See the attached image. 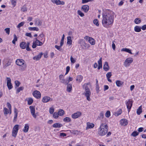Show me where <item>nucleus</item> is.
<instances>
[{
	"mask_svg": "<svg viewBox=\"0 0 146 146\" xmlns=\"http://www.w3.org/2000/svg\"><path fill=\"white\" fill-rule=\"evenodd\" d=\"M103 19L102 23L103 26L112 24L114 21L113 12L109 10L106 11L102 14Z\"/></svg>",
	"mask_w": 146,
	"mask_h": 146,
	"instance_id": "obj_1",
	"label": "nucleus"
},
{
	"mask_svg": "<svg viewBox=\"0 0 146 146\" xmlns=\"http://www.w3.org/2000/svg\"><path fill=\"white\" fill-rule=\"evenodd\" d=\"M16 64L18 66H21V69L24 70L26 67V64H25V62L22 59H17L16 61Z\"/></svg>",
	"mask_w": 146,
	"mask_h": 146,
	"instance_id": "obj_2",
	"label": "nucleus"
},
{
	"mask_svg": "<svg viewBox=\"0 0 146 146\" xmlns=\"http://www.w3.org/2000/svg\"><path fill=\"white\" fill-rule=\"evenodd\" d=\"M30 45L29 42H28L27 44L25 42H22L20 44V46L21 48L24 49L26 48V50L27 51H30L31 49L29 47Z\"/></svg>",
	"mask_w": 146,
	"mask_h": 146,
	"instance_id": "obj_3",
	"label": "nucleus"
},
{
	"mask_svg": "<svg viewBox=\"0 0 146 146\" xmlns=\"http://www.w3.org/2000/svg\"><path fill=\"white\" fill-rule=\"evenodd\" d=\"M85 95L86 97V99L90 101L91 100L90 96L91 94L90 90L88 86H86L85 88Z\"/></svg>",
	"mask_w": 146,
	"mask_h": 146,
	"instance_id": "obj_4",
	"label": "nucleus"
},
{
	"mask_svg": "<svg viewBox=\"0 0 146 146\" xmlns=\"http://www.w3.org/2000/svg\"><path fill=\"white\" fill-rule=\"evenodd\" d=\"M105 130L101 129V127H99L98 129L99 134L101 136L105 135L108 132V128L107 126L106 125Z\"/></svg>",
	"mask_w": 146,
	"mask_h": 146,
	"instance_id": "obj_5",
	"label": "nucleus"
},
{
	"mask_svg": "<svg viewBox=\"0 0 146 146\" xmlns=\"http://www.w3.org/2000/svg\"><path fill=\"white\" fill-rule=\"evenodd\" d=\"M133 102L130 99H129L125 103L128 112H129L130 111L133 105Z\"/></svg>",
	"mask_w": 146,
	"mask_h": 146,
	"instance_id": "obj_6",
	"label": "nucleus"
},
{
	"mask_svg": "<svg viewBox=\"0 0 146 146\" xmlns=\"http://www.w3.org/2000/svg\"><path fill=\"white\" fill-rule=\"evenodd\" d=\"M80 44L82 46H84L85 48H88L90 47L89 44L86 43L83 39L80 40Z\"/></svg>",
	"mask_w": 146,
	"mask_h": 146,
	"instance_id": "obj_7",
	"label": "nucleus"
},
{
	"mask_svg": "<svg viewBox=\"0 0 146 146\" xmlns=\"http://www.w3.org/2000/svg\"><path fill=\"white\" fill-rule=\"evenodd\" d=\"M33 95L34 97L38 99L40 98L41 96L40 92L37 90L34 91L33 93Z\"/></svg>",
	"mask_w": 146,
	"mask_h": 146,
	"instance_id": "obj_8",
	"label": "nucleus"
},
{
	"mask_svg": "<svg viewBox=\"0 0 146 146\" xmlns=\"http://www.w3.org/2000/svg\"><path fill=\"white\" fill-rule=\"evenodd\" d=\"M133 60L131 58H128L125 61L124 63L126 66H129L133 61Z\"/></svg>",
	"mask_w": 146,
	"mask_h": 146,
	"instance_id": "obj_9",
	"label": "nucleus"
},
{
	"mask_svg": "<svg viewBox=\"0 0 146 146\" xmlns=\"http://www.w3.org/2000/svg\"><path fill=\"white\" fill-rule=\"evenodd\" d=\"M29 108L30 109L32 115L34 118H36V115L35 114V110L34 107L33 106H30L29 107Z\"/></svg>",
	"mask_w": 146,
	"mask_h": 146,
	"instance_id": "obj_10",
	"label": "nucleus"
},
{
	"mask_svg": "<svg viewBox=\"0 0 146 146\" xmlns=\"http://www.w3.org/2000/svg\"><path fill=\"white\" fill-rule=\"evenodd\" d=\"M35 24L36 26H40L42 23V21L40 20L38 18H36L35 20Z\"/></svg>",
	"mask_w": 146,
	"mask_h": 146,
	"instance_id": "obj_11",
	"label": "nucleus"
},
{
	"mask_svg": "<svg viewBox=\"0 0 146 146\" xmlns=\"http://www.w3.org/2000/svg\"><path fill=\"white\" fill-rule=\"evenodd\" d=\"M82 114L80 112L78 111L72 115V117L73 119H76L80 117Z\"/></svg>",
	"mask_w": 146,
	"mask_h": 146,
	"instance_id": "obj_12",
	"label": "nucleus"
},
{
	"mask_svg": "<svg viewBox=\"0 0 146 146\" xmlns=\"http://www.w3.org/2000/svg\"><path fill=\"white\" fill-rule=\"evenodd\" d=\"M103 69L106 71H108L110 69L108 64L107 62H105L103 66Z\"/></svg>",
	"mask_w": 146,
	"mask_h": 146,
	"instance_id": "obj_13",
	"label": "nucleus"
},
{
	"mask_svg": "<svg viewBox=\"0 0 146 146\" xmlns=\"http://www.w3.org/2000/svg\"><path fill=\"white\" fill-rule=\"evenodd\" d=\"M127 120L125 119H122L121 120V125L123 126L126 125L128 124Z\"/></svg>",
	"mask_w": 146,
	"mask_h": 146,
	"instance_id": "obj_14",
	"label": "nucleus"
},
{
	"mask_svg": "<svg viewBox=\"0 0 146 146\" xmlns=\"http://www.w3.org/2000/svg\"><path fill=\"white\" fill-rule=\"evenodd\" d=\"M43 54V53L42 52H41L37 55L34 56L33 58V59L37 60H38L41 58Z\"/></svg>",
	"mask_w": 146,
	"mask_h": 146,
	"instance_id": "obj_15",
	"label": "nucleus"
},
{
	"mask_svg": "<svg viewBox=\"0 0 146 146\" xmlns=\"http://www.w3.org/2000/svg\"><path fill=\"white\" fill-rule=\"evenodd\" d=\"M89 7L87 5H84L82 7V10L85 12H87L89 10Z\"/></svg>",
	"mask_w": 146,
	"mask_h": 146,
	"instance_id": "obj_16",
	"label": "nucleus"
},
{
	"mask_svg": "<svg viewBox=\"0 0 146 146\" xmlns=\"http://www.w3.org/2000/svg\"><path fill=\"white\" fill-rule=\"evenodd\" d=\"M63 44H62L61 45V43L60 42V46H58L57 45H55V48H56L59 51L62 52L63 51V49L61 48V47L63 46Z\"/></svg>",
	"mask_w": 146,
	"mask_h": 146,
	"instance_id": "obj_17",
	"label": "nucleus"
},
{
	"mask_svg": "<svg viewBox=\"0 0 146 146\" xmlns=\"http://www.w3.org/2000/svg\"><path fill=\"white\" fill-rule=\"evenodd\" d=\"M50 100V98L48 96L44 97L42 100V101L44 103H46L48 102Z\"/></svg>",
	"mask_w": 146,
	"mask_h": 146,
	"instance_id": "obj_18",
	"label": "nucleus"
},
{
	"mask_svg": "<svg viewBox=\"0 0 146 146\" xmlns=\"http://www.w3.org/2000/svg\"><path fill=\"white\" fill-rule=\"evenodd\" d=\"M67 91L68 92H70L72 90V84H67Z\"/></svg>",
	"mask_w": 146,
	"mask_h": 146,
	"instance_id": "obj_19",
	"label": "nucleus"
},
{
	"mask_svg": "<svg viewBox=\"0 0 146 146\" xmlns=\"http://www.w3.org/2000/svg\"><path fill=\"white\" fill-rule=\"evenodd\" d=\"M121 51H125L126 52H128V53L133 54V53H132L131 51V50L127 48H123L121 49Z\"/></svg>",
	"mask_w": 146,
	"mask_h": 146,
	"instance_id": "obj_20",
	"label": "nucleus"
},
{
	"mask_svg": "<svg viewBox=\"0 0 146 146\" xmlns=\"http://www.w3.org/2000/svg\"><path fill=\"white\" fill-rule=\"evenodd\" d=\"M67 44L69 45H71L72 44V41L71 37L70 36H68L67 38Z\"/></svg>",
	"mask_w": 146,
	"mask_h": 146,
	"instance_id": "obj_21",
	"label": "nucleus"
},
{
	"mask_svg": "<svg viewBox=\"0 0 146 146\" xmlns=\"http://www.w3.org/2000/svg\"><path fill=\"white\" fill-rule=\"evenodd\" d=\"M141 27L136 26L134 27V31L136 32H139L141 31Z\"/></svg>",
	"mask_w": 146,
	"mask_h": 146,
	"instance_id": "obj_22",
	"label": "nucleus"
},
{
	"mask_svg": "<svg viewBox=\"0 0 146 146\" xmlns=\"http://www.w3.org/2000/svg\"><path fill=\"white\" fill-rule=\"evenodd\" d=\"M142 112V106H141L137 110V113L138 115H140Z\"/></svg>",
	"mask_w": 146,
	"mask_h": 146,
	"instance_id": "obj_23",
	"label": "nucleus"
},
{
	"mask_svg": "<svg viewBox=\"0 0 146 146\" xmlns=\"http://www.w3.org/2000/svg\"><path fill=\"white\" fill-rule=\"evenodd\" d=\"M94 126V124L92 123L89 122L87 123V127L89 129H91L93 128Z\"/></svg>",
	"mask_w": 146,
	"mask_h": 146,
	"instance_id": "obj_24",
	"label": "nucleus"
},
{
	"mask_svg": "<svg viewBox=\"0 0 146 146\" xmlns=\"http://www.w3.org/2000/svg\"><path fill=\"white\" fill-rule=\"evenodd\" d=\"M88 41L92 45H94L95 43V40L92 38H91L88 40Z\"/></svg>",
	"mask_w": 146,
	"mask_h": 146,
	"instance_id": "obj_25",
	"label": "nucleus"
},
{
	"mask_svg": "<svg viewBox=\"0 0 146 146\" xmlns=\"http://www.w3.org/2000/svg\"><path fill=\"white\" fill-rule=\"evenodd\" d=\"M83 77L81 75H78L77 76V78L76 79V80L78 81L79 82H80L82 81Z\"/></svg>",
	"mask_w": 146,
	"mask_h": 146,
	"instance_id": "obj_26",
	"label": "nucleus"
},
{
	"mask_svg": "<svg viewBox=\"0 0 146 146\" xmlns=\"http://www.w3.org/2000/svg\"><path fill=\"white\" fill-rule=\"evenodd\" d=\"M29 126L27 124H25L23 131L25 133L27 132L29 130Z\"/></svg>",
	"mask_w": 146,
	"mask_h": 146,
	"instance_id": "obj_27",
	"label": "nucleus"
},
{
	"mask_svg": "<svg viewBox=\"0 0 146 146\" xmlns=\"http://www.w3.org/2000/svg\"><path fill=\"white\" fill-rule=\"evenodd\" d=\"M141 21V19L140 18H136L134 20V22L136 24H139L140 23Z\"/></svg>",
	"mask_w": 146,
	"mask_h": 146,
	"instance_id": "obj_28",
	"label": "nucleus"
},
{
	"mask_svg": "<svg viewBox=\"0 0 146 146\" xmlns=\"http://www.w3.org/2000/svg\"><path fill=\"white\" fill-rule=\"evenodd\" d=\"M123 83L120 80H117L116 82V85L118 87L121 86Z\"/></svg>",
	"mask_w": 146,
	"mask_h": 146,
	"instance_id": "obj_29",
	"label": "nucleus"
},
{
	"mask_svg": "<svg viewBox=\"0 0 146 146\" xmlns=\"http://www.w3.org/2000/svg\"><path fill=\"white\" fill-rule=\"evenodd\" d=\"M71 121V119L68 117H66L63 119V121L64 122H69Z\"/></svg>",
	"mask_w": 146,
	"mask_h": 146,
	"instance_id": "obj_30",
	"label": "nucleus"
},
{
	"mask_svg": "<svg viewBox=\"0 0 146 146\" xmlns=\"http://www.w3.org/2000/svg\"><path fill=\"white\" fill-rule=\"evenodd\" d=\"M55 4L57 5H63L64 4V1H55Z\"/></svg>",
	"mask_w": 146,
	"mask_h": 146,
	"instance_id": "obj_31",
	"label": "nucleus"
},
{
	"mask_svg": "<svg viewBox=\"0 0 146 146\" xmlns=\"http://www.w3.org/2000/svg\"><path fill=\"white\" fill-rule=\"evenodd\" d=\"M28 29L30 31H38L39 30V29L37 27H29Z\"/></svg>",
	"mask_w": 146,
	"mask_h": 146,
	"instance_id": "obj_32",
	"label": "nucleus"
},
{
	"mask_svg": "<svg viewBox=\"0 0 146 146\" xmlns=\"http://www.w3.org/2000/svg\"><path fill=\"white\" fill-rule=\"evenodd\" d=\"M57 113L60 116H62L64 114V111L62 109H60Z\"/></svg>",
	"mask_w": 146,
	"mask_h": 146,
	"instance_id": "obj_33",
	"label": "nucleus"
},
{
	"mask_svg": "<svg viewBox=\"0 0 146 146\" xmlns=\"http://www.w3.org/2000/svg\"><path fill=\"white\" fill-rule=\"evenodd\" d=\"M106 125L107 126V127L108 128H107L108 129V126L107 124H105L104 123H102L100 127H101V129H103L104 130H105L106 129L105 128H106V127H105L106 126Z\"/></svg>",
	"mask_w": 146,
	"mask_h": 146,
	"instance_id": "obj_34",
	"label": "nucleus"
},
{
	"mask_svg": "<svg viewBox=\"0 0 146 146\" xmlns=\"http://www.w3.org/2000/svg\"><path fill=\"white\" fill-rule=\"evenodd\" d=\"M104 117V113L103 111L101 112L99 116H98V117L99 119L100 120L102 119Z\"/></svg>",
	"mask_w": 146,
	"mask_h": 146,
	"instance_id": "obj_35",
	"label": "nucleus"
},
{
	"mask_svg": "<svg viewBox=\"0 0 146 146\" xmlns=\"http://www.w3.org/2000/svg\"><path fill=\"white\" fill-rule=\"evenodd\" d=\"M28 104L29 105H31L33 102V99L31 98H28Z\"/></svg>",
	"mask_w": 146,
	"mask_h": 146,
	"instance_id": "obj_36",
	"label": "nucleus"
},
{
	"mask_svg": "<svg viewBox=\"0 0 146 146\" xmlns=\"http://www.w3.org/2000/svg\"><path fill=\"white\" fill-rule=\"evenodd\" d=\"M139 134V132H137L136 131H134L131 134V135L133 137H136V136L138 135Z\"/></svg>",
	"mask_w": 146,
	"mask_h": 146,
	"instance_id": "obj_37",
	"label": "nucleus"
},
{
	"mask_svg": "<svg viewBox=\"0 0 146 146\" xmlns=\"http://www.w3.org/2000/svg\"><path fill=\"white\" fill-rule=\"evenodd\" d=\"M19 125H15L13 127V130L18 131Z\"/></svg>",
	"mask_w": 146,
	"mask_h": 146,
	"instance_id": "obj_38",
	"label": "nucleus"
},
{
	"mask_svg": "<svg viewBox=\"0 0 146 146\" xmlns=\"http://www.w3.org/2000/svg\"><path fill=\"white\" fill-rule=\"evenodd\" d=\"M95 25L97 26H99V23L98 20L97 19H95L93 21Z\"/></svg>",
	"mask_w": 146,
	"mask_h": 146,
	"instance_id": "obj_39",
	"label": "nucleus"
},
{
	"mask_svg": "<svg viewBox=\"0 0 146 146\" xmlns=\"http://www.w3.org/2000/svg\"><path fill=\"white\" fill-rule=\"evenodd\" d=\"M122 110L121 109H119L118 111L115 114V116H118L119 115H120L122 113Z\"/></svg>",
	"mask_w": 146,
	"mask_h": 146,
	"instance_id": "obj_40",
	"label": "nucleus"
},
{
	"mask_svg": "<svg viewBox=\"0 0 146 146\" xmlns=\"http://www.w3.org/2000/svg\"><path fill=\"white\" fill-rule=\"evenodd\" d=\"M60 80L61 82L62 83L65 85H67L68 84L67 80L63 79H61Z\"/></svg>",
	"mask_w": 146,
	"mask_h": 146,
	"instance_id": "obj_41",
	"label": "nucleus"
},
{
	"mask_svg": "<svg viewBox=\"0 0 146 146\" xmlns=\"http://www.w3.org/2000/svg\"><path fill=\"white\" fill-rule=\"evenodd\" d=\"M23 89L24 87L23 86H21L18 88L17 90L16 93H19L21 91L23 90Z\"/></svg>",
	"mask_w": 146,
	"mask_h": 146,
	"instance_id": "obj_42",
	"label": "nucleus"
},
{
	"mask_svg": "<svg viewBox=\"0 0 146 146\" xmlns=\"http://www.w3.org/2000/svg\"><path fill=\"white\" fill-rule=\"evenodd\" d=\"M21 10L23 12H26L27 11V9L25 5H24L21 9Z\"/></svg>",
	"mask_w": 146,
	"mask_h": 146,
	"instance_id": "obj_43",
	"label": "nucleus"
},
{
	"mask_svg": "<svg viewBox=\"0 0 146 146\" xmlns=\"http://www.w3.org/2000/svg\"><path fill=\"white\" fill-rule=\"evenodd\" d=\"M17 133V131L13 130L12 136L14 137H16Z\"/></svg>",
	"mask_w": 146,
	"mask_h": 146,
	"instance_id": "obj_44",
	"label": "nucleus"
},
{
	"mask_svg": "<svg viewBox=\"0 0 146 146\" xmlns=\"http://www.w3.org/2000/svg\"><path fill=\"white\" fill-rule=\"evenodd\" d=\"M78 13L81 17H83L84 15V14L80 10L78 11Z\"/></svg>",
	"mask_w": 146,
	"mask_h": 146,
	"instance_id": "obj_45",
	"label": "nucleus"
},
{
	"mask_svg": "<svg viewBox=\"0 0 146 146\" xmlns=\"http://www.w3.org/2000/svg\"><path fill=\"white\" fill-rule=\"evenodd\" d=\"M25 24L24 22H22L20 23L17 26L18 28H20L21 27L23 26Z\"/></svg>",
	"mask_w": 146,
	"mask_h": 146,
	"instance_id": "obj_46",
	"label": "nucleus"
},
{
	"mask_svg": "<svg viewBox=\"0 0 146 146\" xmlns=\"http://www.w3.org/2000/svg\"><path fill=\"white\" fill-rule=\"evenodd\" d=\"M4 114L5 115L9 113V111L6 108H4Z\"/></svg>",
	"mask_w": 146,
	"mask_h": 146,
	"instance_id": "obj_47",
	"label": "nucleus"
},
{
	"mask_svg": "<svg viewBox=\"0 0 146 146\" xmlns=\"http://www.w3.org/2000/svg\"><path fill=\"white\" fill-rule=\"evenodd\" d=\"M110 115V112L109 111H106L105 114V116L107 117H109Z\"/></svg>",
	"mask_w": 146,
	"mask_h": 146,
	"instance_id": "obj_48",
	"label": "nucleus"
},
{
	"mask_svg": "<svg viewBox=\"0 0 146 146\" xmlns=\"http://www.w3.org/2000/svg\"><path fill=\"white\" fill-rule=\"evenodd\" d=\"M62 124L59 123H55V128L56 127H60L62 126Z\"/></svg>",
	"mask_w": 146,
	"mask_h": 146,
	"instance_id": "obj_49",
	"label": "nucleus"
},
{
	"mask_svg": "<svg viewBox=\"0 0 146 146\" xmlns=\"http://www.w3.org/2000/svg\"><path fill=\"white\" fill-rule=\"evenodd\" d=\"M65 38V35L64 34H63L62 35V38L61 39V41H60V43L61 45L62 44H64V40Z\"/></svg>",
	"mask_w": 146,
	"mask_h": 146,
	"instance_id": "obj_50",
	"label": "nucleus"
},
{
	"mask_svg": "<svg viewBox=\"0 0 146 146\" xmlns=\"http://www.w3.org/2000/svg\"><path fill=\"white\" fill-rule=\"evenodd\" d=\"M10 29L9 28H7L5 29L4 30L5 31V32L6 33L9 35L10 33Z\"/></svg>",
	"mask_w": 146,
	"mask_h": 146,
	"instance_id": "obj_51",
	"label": "nucleus"
},
{
	"mask_svg": "<svg viewBox=\"0 0 146 146\" xmlns=\"http://www.w3.org/2000/svg\"><path fill=\"white\" fill-rule=\"evenodd\" d=\"M7 86L9 90L13 88L11 83L7 84Z\"/></svg>",
	"mask_w": 146,
	"mask_h": 146,
	"instance_id": "obj_52",
	"label": "nucleus"
},
{
	"mask_svg": "<svg viewBox=\"0 0 146 146\" xmlns=\"http://www.w3.org/2000/svg\"><path fill=\"white\" fill-rule=\"evenodd\" d=\"M112 74L111 72H108L106 74V77L107 78H110Z\"/></svg>",
	"mask_w": 146,
	"mask_h": 146,
	"instance_id": "obj_53",
	"label": "nucleus"
},
{
	"mask_svg": "<svg viewBox=\"0 0 146 146\" xmlns=\"http://www.w3.org/2000/svg\"><path fill=\"white\" fill-rule=\"evenodd\" d=\"M15 85L16 87H19V86L20 84V82L17 80L15 81Z\"/></svg>",
	"mask_w": 146,
	"mask_h": 146,
	"instance_id": "obj_54",
	"label": "nucleus"
},
{
	"mask_svg": "<svg viewBox=\"0 0 146 146\" xmlns=\"http://www.w3.org/2000/svg\"><path fill=\"white\" fill-rule=\"evenodd\" d=\"M115 41H113L112 42V47L113 49L114 50L115 48Z\"/></svg>",
	"mask_w": 146,
	"mask_h": 146,
	"instance_id": "obj_55",
	"label": "nucleus"
},
{
	"mask_svg": "<svg viewBox=\"0 0 146 146\" xmlns=\"http://www.w3.org/2000/svg\"><path fill=\"white\" fill-rule=\"evenodd\" d=\"M70 60L72 63H74L76 62V60L74 59L72 56L70 58Z\"/></svg>",
	"mask_w": 146,
	"mask_h": 146,
	"instance_id": "obj_56",
	"label": "nucleus"
},
{
	"mask_svg": "<svg viewBox=\"0 0 146 146\" xmlns=\"http://www.w3.org/2000/svg\"><path fill=\"white\" fill-rule=\"evenodd\" d=\"M96 88L97 93H98L100 91L99 84L96 85Z\"/></svg>",
	"mask_w": 146,
	"mask_h": 146,
	"instance_id": "obj_57",
	"label": "nucleus"
},
{
	"mask_svg": "<svg viewBox=\"0 0 146 146\" xmlns=\"http://www.w3.org/2000/svg\"><path fill=\"white\" fill-rule=\"evenodd\" d=\"M7 84H8L11 83V80L10 78L7 77Z\"/></svg>",
	"mask_w": 146,
	"mask_h": 146,
	"instance_id": "obj_58",
	"label": "nucleus"
},
{
	"mask_svg": "<svg viewBox=\"0 0 146 146\" xmlns=\"http://www.w3.org/2000/svg\"><path fill=\"white\" fill-rule=\"evenodd\" d=\"M11 64V62H10L8 61V62L5 64V66H4V68H6L7 66H9Z\"/></svg>",
	"mask_w": 146,
	"mask_h": 146,
	"instance_id": "obj_59",
	"label": "nucleus"
},
{
	"mask_svg": "<svg viewBox=\"0 0 146 146\" xmlns=\"http://www.w3.org/2000/svg\"><path fill=\"white\" fill-rule=\"evenodd\" d=\"M11 3L13 7L15 6L16 5V1H11Z\"/></svg>",
	"mask_w": 146,
	"mask_h": 146,
	"instance_id": "obj_60",
	"label": "nucleus"
},
{
	"mask_svg": "<svg viewBox=\"0 0 146 146\" xmlns=\"http://www.w3.org/2000/svg\"><path fill=\"white\" fill-rule=\"evenodd\" d=\"M66 134L64 133H60V137H64L66 136Z\"/></svg>",
	"mask_w": 146,
	"mask_h": 146,
	"instance_id": "obj_61",
	"label": "nucleus"
},
{
	"mask_svg": "<svg viewBox=\"0 0 146 146\" xmlns=\"http://www.w3.org/2000/svg\"><path fill=\"white\" fill-rule=\"evenodd\" d=\"M7 105L8 107V108H9V110H11V104L9 102H7Z\"/></svg>",
	"mask_w": 146,
	"mask_h": 146,
	"instance_id": "obj_62",
	"label": "nucleus"
},
{
	"mask_svg": "<svg viewBox=\"0 0 146 146\" xmlns=\"http://www.w3.org/2000/svg\"><path fill=\"white\" fill-rule=\"evenodd\" d=\"M54 109L53 108H50L49 109V112L50 114H52L54 112Z\"/></svg>",
	"mask_w": 146,
	"mask_h": 146,
	"instance_id": "obj_63",
	"label": "nucleus"
},
{
	"mask_svg": "<svg viewBox=\"0 0 146 146\" xmlns=\"http://www.w3.org/2000/svg\"><path fill=\"white\" fill-rule=\"evenodd\" d=\"M109 86L108 85H105L104 86V91H105L109 89Z\"/></svg>",
	"mask_w": 146,
	"mask_h": 146,
	"instance_id": "obj_64",
	"label": "nucleus"
}]
</instances>
